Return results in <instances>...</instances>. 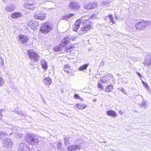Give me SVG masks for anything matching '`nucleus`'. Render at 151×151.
<instances>
[{"label":"nucleus","mask_w":151,"mask_h":151,"mask_svg":"<svg viewBox=\"0 0 151 151\" xmlns=\"http://www.w3.org/2000/svg\"><path fill=\"white\" fill-rule=\"evenodd\" d=\"M91 23L88 19H85L81 18L76 20L73 26L74 31L77 32L80 27V30L78 32L80 35H82L89 30L91 27Z\"/></svg>","instance_id":"obj_1"},{"label":"nucleus","mask_w":151,"mask_h":151,"mask_svg":"<svg viewBox=\"0 0 151 151\" xmlns=\"http://www.w3.org/2000/svg\"><path fill=\"white\" fill-rule=\"evenodd\" d=\"M39 137L34 134H28L25 137L26 141L29 144L35 145L39 142Z\"/></svg>","instance_id":"obj_2"},{"label":"nucleus","mask_w":151,"mask_h":151,"mask_svg":"<svg viewBox=\"0 0 151 151\" xmlns=\"http://www.w3.org/2000/svg\"><path fill=\"white\" fill-rule=\"evenodd\" d=\"M53 28V25L49 22H47L42 24L40 30L42 33L45 34L51 31Z\"/></svg>","instance_id":"obj_3"},{"label":"nucleus","mask_w":151,"mask_h":151,"mask_svg":"<svg viewBox=\"0 0 151 151\" xmlns=\"http://www.w3.org/2000/svg\"><path fill=\"white\" fill-rule=\"evenodd\" d=\"M151 25V22L150 21H144L141 20L137 22L135 26L136 28L140 30H142L143 28H146Z\"/></svg>","instance_id":"obj_4"},{"label":"nucleus","mask_w":151,"mask_h":151,"mask_svg":"<svg viewBox=\"0 0 151 151\" xmlns=\"http://www.w3.org/2000/svg\"><path fill=\"white\" fill-rule=\"evenodd\" d=\"M27 53L29 59L37 62L39 60L40 57L38 54L32 50H27Z\"/></svg>","instance_id":"obj_5"},{"label":"nucleus","mask_w":151,"mask_h":151,"mask_svg":"<svg viewBox=\"0 0 151 151\" xmlns=\"http://www.w3.org/2000/svg\"><path fill=\"white\" fill-rule=\"evenodd\" d=\"M97 5L96 2H95L92 3L91 2H86L84 3L83 7L85 9H91L96 7Z\"/></svg>","instance_id":"obj_6"},{"label":"nucleus","mask_w":151,"mask_h":151,"mask_svg":"<svg viewBox=\"0 0 151 151\" xmlns=\"http://www.w3.org/2000/svg\"><path fill=\"white\" fill-rule=\"evenodd\" d=\"M35 3L32 0H26L23 4V6L27 9H32L34 8Z\"/></svg>","instance_id":"obj_7"},{"label":"nucleus","mask_w":151,"mask_h":151,"mask_svg":"<svg viewBox=\"0 0 151 151\" xmlns=\"http://www.w3.org/2000/svg\"><path fill=\"white\" fill-rule=\"evenodd\" d=\"M27 24L29 27L34 30H36L39 27L38 22L35 21H29Z\"/></svg>","instance_id":"obj_8"},{"label":"nucleus","mask_w":151,"mask_h":151,"mask_svg":"<svg viewBox=\"0 0 151 151\" xmlns=\"http://www.w3.org/2000/svg\"><path fill=\"white\" fill-rule=\"evenodd\" d=\"M46 17L45 13L42 12L37 11L36 12L34 15V17L36 19L43 20L45 19Z\"/></svg>","instance_id":"obj_9"},{"label":"nucleus","mask_w":151,"mask_h":151,"mask_svg":"<svg viewBox=\"0 0 151 151\" xmlns=\"http://www.w3.org/2000/svg\"><path fill=\"white\" fill-rule=\"evenodd\" d=\"M2 144L4 147H6L9 148L13 146V142L10 139L6 138L5 139L3 140Z\"/></svg>","instance_id":"obj_10"},{"label":"nucleus","mask_w":151,"mask_h":151,"mask_svg":"<svg viewBox=\"0 0 151 151\" xmlns=\"http://www.w3.org/2000/svg\"><path fill=\"white\" fill-rule=\"evenodd\" d=\"M69 7L73 10H78L80 8V5L77 2L73 1L70 2L69 4Z\"/></svg>","instance_id":"obj_11"},{"label":"nucleus","mask_w":151,"mask_h":151,"mask_svg":"<svg viewBox=\"0 0 151 151\" xmlns=\"http://www.w3.org/2000/svg\"><path fill=\"white\" fill-rule=\"evenodd\" d=\"M29 150L28 145L24 143H20L19 146L18 151H27Z\"/></svg>","instance_id":"obj_12"},{"label":"nucleus","mask_w":151,"mask_h":151,"mask_svg":"<svg viewBox=\"0 0 151 151\" xmlns=\"http://www.w3.org/2000/svg\"><path fill=\"white\" fill-rule=\"evenodd\" d=\"M19 38L20 41L23 43H26L29 39V38L27 35L21 34L19 35Z\"/></svg>","instance_id":"obj_13"},{"label":"nucleus","mask_w":151,"mask_h":151,"mask_svg":"<svg viewBox=\"0 0 151 151\" xmlns=\"http://www.w3.org/2000/svg\"><path fill=\"white\" fill-rule=\"evenodd\" d=\"M64 47L65 45L61 44L55 46L54 48V50L55 51H60L63 50Z\"/></svg>","instance_id":"obj_14"},{"label":"nucleus","mask_w":151,"mask_h":151,"mask_svg":"<svg viewBox=\"0 0 151 151\" xmlns=\"http://www.w3.org/2000/svg\"><path fill=\"white\" fill-rule=\"evenodd\" d=\"M72 38V39L73 40L74 39H73L71 37V36L69 35L68 36H67L66 37H65V38L62 41V42H63L64 43H62V44H63L64 45H65H65L68 43H69L70 42V39Z\"/></svg>","instance_id":"obj_15"},{"label":"nucleus","mask_w":151,"mask_h":151,"mask_svg":"<svg viewBox=\"0 0 151 151\" xmlns=\"http://www.w3.org/2000/svg\"><path fill=\"white\" fill-rule=\"evenodd\" d=\"M80 148V147L78 145H71L68 147V151H72L76 150L77 149Z\"/></svg>","instance_id":"obj_16"},{"label":"nucleus","mask_w":151,"mask_h":151,"mask_svg":"<svg viewBox=\"0 0 151 151\" xmlns=\"http://www.w3.org/2000/svg\"><path fill=\"white\" fill-rule=\"evenodd\" d=\"M106 114L109 116L112 117H115L117 116V114L116 112L113 110H109L107 111L106 112Z\"/></svg>","instance_id":"obj_17"},{"label":"nucleus","mask_w":151,"mask_h":151,"mask_svg":"<svg viewBox=\"0 0 151 151\" xmlns=\"http://www.w3.org/2000/svg\"><path fill=\"white\" fill-rule=\"evenodd\" d=\"M41 63L43 68L46 70L48 67L47 62L45 60L43 59L41 61Z\"/></svg>","instance_id":"obj_18"},{"label":"nucleus","mask_w":151,"mask_h":151,"mask_svg":"<svg viewBox=\"0 0 151 151\" xmlns=\"http://www.w3.org/2000/svg\"><path fill=\"white\" fill-rule=\"evenodd\" d=\"M15 8V6L13 5H9L6 7L5 9L6 11L11 12L13 11Z\"/></svg>","instance_id":"obj_19"},{"label":"nucleus","mask_w":151,"mask_h":151,"mask_svg":"<svg viewBox=\"0 0 151 151\" xmlns=\"http://www.w3.org/2000/svg\"><path fill=\"white\" fill-rule=\"evenodd\" d=\"M74 14L73 13H70L68 14H65L64 15L61 17V19L67 20L70 17L73 16Z\"/></svg>","instance_id":"obj_20"},{"label":"nucleus","mask_w":151,"mask_h":151,"mask_svg":"<svg viewBox=\"0 0 151 151\" xmlns=\"http://www.w3.org/2000/svg\"><path fill=\"white\" fill-rule=\"evenodd\" d=\"M43 83L46 85L49 86L51 83V79L49 77L45 78L43 80Z\"/></svg>","instance_id":"obj_21"},{"label":"nucleus","mask_w":151,"mask_h":151,"mask_svg":"<svg viewBox=\"0 0 151 151\" xmlns=\"http://www.w3.org/2000/svg\"><path fill=\"white\" fill-rule=\"evenodd\" d=\"M145 66H148L151 65V57H148L147 58L145 61Z\"/></svg>","instance_id":"obj_22"},{"label":"nucleus","mask_w":151,"mask_h":151,"mask_svg":"<svg viewBox=\"0 0 151 151\" xmlns=\"http://www.w3.org/2000/svg\"><path fill=\"white\" fill-rule=\"evenodd\" d=\"M21 13L19 12H15L12 14L11 16L13 18H17L21 16Z\"/></svg>","instance_id":"obj_23"},{"label":"nucleus","mask_w":151,"mask_h":151,"mask_svg":"<svg viewBox=\"0 0 151 151\" xmlns=\"http://www.w3.org/2000/svg\"><path fill=\"white\" fill-rule=\"evenodd\" d=\"M108 16L110 19V22L111 23H110L112 25V24H116V22L114 20L113 16L112 14H109L108 15Z\"/></svg>","instance_id":"obj_24"},{"label":"nucleus","mask_w":151,"mask_h":151,"mask_svg":"<svg viewBox=\"0 0 151 151\" xmlns=\"http://www.w3.org/2000/svg\"><path fill=\"white\" fill-rule=\"evenodd\" d=\"M88 66V64H85L79 67L78 69L79 71H83L86 69Z\"/></svg>","instance_id":"obj_25"},{"label":"nucleus","mask_w":151,"mask_h":151,"mask_svg":"<svg viewBox=\"0 0 151 151\" xmlns=\"http://www.w3.org/2000/svg\"><path fill=\"white\" fill-rule=\"evenodd\" d=\"M113 86L112 85H109L106 88L105 91L107 92H110L112 91L113 89Z\"/></svg>","instance_id":"obj_26"},{"label":"nucleus","mask_w":151,"mask_h":151,"mask_svg":"<svg viewBox=\"0 0 151 151\" xmlns=\"http://www.w3.org/2000/svg\"><path fill=\"white\" fill-rule=\"evenodd\" d=\"M6 134L5 132L3 131H1L0 132V139H3L4 140L5 139L6 137L5 135Z\"/></svg>","instance_id":"obj_27"},{"label":"nucleus","mask_w":151,"mask_h":151,"mask_svg":"<svg viewBox=\"0 0 151 151\" xmlns=\"http://www.w3.org/2000/svg\"><path fill=\"white\" fill-rule=\"evenodd\" d=\"M64 140L65 145H67L69 144L70 142L69 137H64Z\"/></svg>","instance_id":"obj_28"},{"label":"nucleus","mask_w":151,"mask_h":151,"mask_svg":"<svg viewBox=\"0 0 151 151\" xmlns=\"http://www.w3.org/2000/svg\"><path fill=\"white\" fill-rule=\"evenodd\" d=\"M73 48H74V47H73L72 46H69L66 47L65 50L67 52H71Z\"/></svg>","instance_id":"obj_29"},{"label":"nucleus","mask_w":151,"mask_h":151,"mask_svg":"<svg viewBox=\"0 0 151 151\" xmlns=\"http://www.w3.org/2000/svg\"><path fill=\"white\" fill-rule=\"evenodd\" d=\"M106 79V76H104L101 78L100 81L101 83H105V82H106L107 81Z\"/></svg>","instance_id":"obj_30"},{"label":"nucleus","mask_w":151,"mask_h":151,"mask_svg":"<svg viewBox=\"0 0 151 151\" xmlns=\"http://www.w3.org/2000/svg\"><path fill=\"white\" fill-rule=\"evenodd\" d=\"M140 105L145 108H146L147 107L146 102L145 101H143Z\"/></svg>","instance_id":"obj_31"},{"label":"nucleus","mask_w":151,"mask_h":151,"mask_svg":"<svg viewBox=\"0 0 151 151\" xmlns=\"http://www.w3.org/2000/svg\"><path fill=\"white\" fill-rule=\"evenodd\" d=\"M16 136L19 138H20L22 137V134L19 132H17L16 134Z\"/></svg>","instance_id":"obj_32"},{"label":"nucleus","mask_w":151,"mask_h":151,"mask_svg":"<svg viewBox=\"0 0 151 151\" xmlns=\"http://www.w3.org/2000/svg\"><path fill=\"white\" fill-rule=\"evenodd\" d=\"M5 111V109H0V116H0V120H1V117L3 116L2 115V111Z\"/></svg>","instance_id":"obj_33"},{"label":"nucleus","mask_w":151,"mask_h":151,"mask_svg":"<svg viewBox=\"0 0 151 151\" xmlns=\"http://www.w3.org/2000/svg\"><path fill=\"white\" fill-rule=\"evenodd\" d=\"M4 64V60L1 57H0V66H2Z\"/></svg>","instance_id":"obj_34"},{"label":"nucleus","mask_w":151,"mask_h":151,"mask_svg":"<svg viewBox=\"0 0 151 151\" xmlns=\"http://www.w3.org/2000/svg\"><path fill=\"white\" fill-rule=\"evenodd\" d=\"M57 147L58 149H60L62 147V144L60 142H59L57 144Z\"/></svg>","instance_id":"obj_35"},{"label":"nucleus","mask_w":151,"mask_h":151,"mask_svg":"<svg viewBox=\"0 0 151 151\" xmlns=\"http://www.w3.org/2000/svg\"><path fill=\"white\" fill-rule=\"evenodd\" d=\"M142 82L143 84L145 85V87L146 88V89H148L149 88L148 86L147 85V84L146 83L143 81H142Z\"/></svg>","instance_id":"obj_36"},{"label":"nucleus","mask_w":151,"mask_h":151,"mask_svg":"<svg viewBox=\"0 0 151 151\" xmlns=\"http://www.w3.org/2000/svg\"><path fill=\"white\" fill-rule=\"evenodd\" d=\"M4 83V80L3 78L0 77V86L2 85Z\"/></svg>","instance_id":"obj_37"},{"label":"nucleus","mask_w":151,"mask_h":151,"mask_svg":"<svg viewBox=\"0 0 151 151\" xmlns=\"http://www.w3.org/2000/svg\"><path fill=\"white\" fill-rule=\"evenodd\" d=\"M98 87L99 88H100L101 89L103 88V86L100 83H99L98 85Z\"/></svg>","instance_id":"obj_38"},{"label":"nucleus","mask_w":151,"mask_h":151,"mask_svg":"<svg viewBox=\"0 0 151 151\" xmlns=\"http://www.w3.org/2000/svg\"><path fill=\"white\" fill-rule=\"evenodd\" d=\"M76 106L79 109H81V105H80L78 104H76Z\"/></svg>","instance_id":"obj_39"},{"label":"nucleus","mask_w":151,"mask_h":151,"mask_svg":"<svg viewBox=\"0 0 151 151\" xmlns=\"http://www.w3.org/2000/svg\"><path fill=\"white\" fill-rule=\"evenodd\" d=\"M70 66L68 65H65L64 67V69H70Z\"/></svg>","instance_id":"obj_40"},{"label":"nucleus","mask_w":151,"mask_h":151,"mask_svg":"<svg viewBox=\"0 0 151 151\" xmlns=\"http://www.w3.org/2000/svg\"><path fill=\"white\" fill-rule=\"evenodd\" d=\"M120 90L123 93H126L125 90L122 88H121V89Z\"/></svg>","instance_id":"obj_41"},{"label":"nucleus","mask_w":151,"mask_h":151,"mask_svg":"<svg viewBox=\"0 0 151 151\" xmlns=\"http://www.w3.org/2000/svg\"><path fill=\"white\" fill-rule=\"evenodd\" d=\"M81 109H85L86 107V106L85 104L81 105Z\"/></svg>","instance_id":"obj_42"},{"label":"nucleus","mask_w":151,"mask_h":151,"mask_svg":"<svg viewBox=\"0 0 151 151\" xmlns=\"http://www.w3.org/2000/svg\"><path fill=\"white\" fill-rule=\"evenodd\" d=\"M74 97L76 99H78L79 98V96L77 94H75L74 95Z\"/></svg>","instance_id":"obj_43"},{"label":"nucleus","mask_w":151,"mask_h":151,"mask_svg":"<svg viewBox=\"0 0 151 151\" xmlns=\"http://www.w3.org/2000/svg\"><path fill=\"white\" fill-rule=\"evenodd\" d=\"M114 18L116 20H117L118 19V16L116 15V14H114Z\"/></svg>","instance_id":"obj_44"},{"label":"nucleus","mask_w":151,"mask_h":151,"mask_svg":"<svg viewBox=\"0 0 151 151\" xmlns=\"http://www.w3.org/2000/svg\"><path fill=\"white\" fill-rule=\"evenodd\" d=\"M125 80H126L125 79H123V80H122V81L123 83H128L127 81H125Z\"/></svg>","instance_id":"obj_45"},{"label":"nucleus","mask_w":151,"mask_h":151,"mask_svg":"<svg viewBox=\"0 0 151 151\" xmlns=\"http://www.w3.org/2000/svg\"><path fill=\"white\" fill-rule=\"evenodd\" d=\"M69 69H64V70L65 72H66L67 73H68L69 72Z\"/></svg>","instance_id":"obj_46"},{"label":"nucleus","mask_w":151,"mask_h":151,"mask_svg":"<svg viewBox=\"0 0 151 151\" xmlns=\"http://www.w3.org/2000/svg\"><path fill=\"white\" fill-rule=\"evenodd\" d=\"M104 61H102L101 62L100 64V65L101 66H103L104 65Z\"/></svg>","instance_id":"obj_47"},{"label":"nucleus","mask_w":151,"mask_h":151,"mask_svg":"<svg viewBox=\"0 0 151 151\" xmlns=\"http://www.w3.org/2000/svg\"><path fill=\"white\" fill-rule=\"evenodd\" d=\"M106 1H103L102 2V4L104 5L105 4H106Z\"/></svg>","instance_id":"obj_48"},{"label":"nucleus","mask_w":151,"mask_h":151,"mask_svg":"<svg viewBox=\"0 0 151 151\" xmlns=\"http://www.w3.org/2000/svg\"><path fill=\"white\" fill-rule=\"evenodd\" d=\"M119 113L120 114H121V115H122V114H123V112H122V111H121V110H120V111H119Z\"/></svg>","instance_id":"obj_49"},{"label":"nucleus","mask_w":151,"mask_h":151,"mask_svg":"<svg viewBox=\"0 0 151 151\" xmlns=\"http://www.w3.org/2000/svg\"><path fill=\"white\" fill-rule=\"evenodd\" d=\"M92 50L91 48H90L88 49V50L89 51H91Z\"/></svg>","instance_id":"obj_50"},{"label":"nucleus","mask_w":151,"mask_h":151,"mask_svg":"<svg viewBox=\"0 0 151 151\" xmlns=\"http://www.w3.org/2000/svg\"><path fill=\"white\" fill-rule=\"evenodd\" d=\"M96 99H94L93 100V102H96Z\"/></svg>","instance_id":"obj_51"},{"label":"nucleus","mask_w":151,"mask_h":151,"mask_svg":"<svg viewBox=\"0 0 151 151\" xmlns=\"http://www.w3.org/2000/svg\"><path fill=\"white\" fill-rule=\"evenodd\" d=\"M137 74L138 75V76H142L141 74H140L139 72H138L137 73Z\"/></svg>","instance_id":"obj_52"},{"label":"nucleus","mask_w":151,"mask_h":151,"mask_svg":"<svg viewBox=\"0 0 151 151\" xmlns=\"http://www.w3.org/2000/svg\"><path fill=\"white\" fill-rule=\"evenodd\" d=\"M30 64L32 65H34V64L32 63L31 62H30Z\"/></svg>","instance_id":"obj_53"},{"label":"nucleus","mask_w":151,"mask_h":151,"mask_svg":"<svg viewBox=\"0 0 151 151\" xmlns=\"http://www.w3.org/2000/svg\"><path fill=\"white\" fill-rule=\"evenodd\" d=\"M43 1H44L45 2L46 1H49L48 0H42Z\"/></svg>","instance_id":"obj_54"},{"label":"nucleus","mask_w":151,"mask_h":151,"mask_svg":"<svg viewBox=\"0 0 151 151\" xmlns=\"http://www.w3.org/2000/svg\"><path fill=\"white\" fill-rule=\"evenodd\" d=\"M100 143H106V142H105V141H103V142H100Z\"/></svg>","instance_id":"obj_55"},{"label":"nucleus","mask_w":151,"mask_h":151,"mask_svg":"<svg viewBox=\"0 0 151 151\" xmlns=\"http://www.w3.org/2000/svg\"><path fill=\"white\" fill-rule=\"evenodd\" d=\"M107 18V17H105V18H104V20H105L106 19V18Z\"/></svg>","instance_id":"obj_56"},{"label":"nucleus","mask_w":151,"mask_h":151,"mask_svg":"<svg viewBox=\"0 0 151 151\" xmlns=\"http://www.w3.org/2000/svg\"><path fill=\"white\" fill-rule=\"evenodd\" d=\"M139 76V77H142V76Z\"/></svg>","instance_id":"obj_57"}]
</instances>
